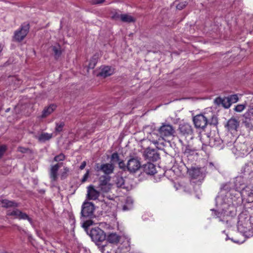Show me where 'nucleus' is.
I'll use <instances>...</instances> for the list:
<instances>
[{"label": "nucleus", "instance_id": "nucleus-47", "mask_svg": "<svg viewBox=\"0 0 253 253\" xmlns=\"http://www.w3.org/2000/svg\"><path fill=\"white\" fill-rule=\"evenodd\" d=\"M105 0H94L93 1V4H100L103 3Z\"/></svg>", "mask_w": 253, "mask_h": 253}, {"label": "nucleus", "instance_id": "nucleus-32", "mask_svg": "<svg viewBox=\"0 0 253 253\" xmlns=\"http://www.w3.org/2000/svg\"><path fill=\"white\" fill-rule=\"evenodd\" d=\"M52 48L56 57H58L61 54L60 46L57 45L56 46H53Z\"/></svg>", "mask_w": 253, "mask_h": 253}, {"label": "nucleus", "instance_id": "nucleus-36", "mask_svg": "<svg viewBox=\"0 0 253 253\" xmlns=\"http://www.w3.org/2000/svg\"><path fill=\"white\" fill-rule=\"evenodd\" d=\"M69 171V169L67 167H64L63 169V171L61 172V178L65 179L67 176V173Z\"/></svg>", "mask_w": 253, "mask_h": 253}, {"label": "nucleus", "instance_id": "nucleus-38", "mask_svg": "<svg viewBox=\"0 0 253 253\" xmlns=\"http://www.w3.org/2000/svg\"><path fill=\"white\" fill-rule=\"evenodd\" d=\"M111 161L118 162L120 161L119 156L117 153H114L111 156Z\"/></svg>", "mask_w": 253, "mask_h": 253}, {"label": "nucleus", "instance_id": "nucleus-39", "mask_svg": "<svg viewBox=\"0 0 253 253\" xmlns=\"http://www.w3.org/2000/svg\"><path fill=\"white\" fill-rule=\"evenodd\" d=\"M250 122L251 120L249 118H246L244 121L243 123L246 127L252 128L253 127V126Z\"/></svg>", "mask_w": 253, "mask_h": 253}, {"label": "nucleus", "instance_id": "nucleus-28", "mask_svg": "<svg viewBox=\"0 0 253 253\" xmlns=\"http://www.w3.org/2000/svg\"><path fill=\"white\" fill-rule=\"evenodd\" d=\"M98 188L100 191V193H101L102 194H105L108 193L111 190V185L109 184L106 185H100L98 186Z\"/></svg>", "mask_w": 253, "mask_h": 253}, {"label": "nucleus", "instance_id": "nucleus-17", "mask_svg": "<svg viewBox=\"0 0 253 253\" xmlns=\"http://www.w3.org/2000/svg\"><path fill=\"white\" fill-rule=\"evenodd\" d=\"M143 171L147 174L153 175L156 172L155 166L151 163H148L142 166Z\"/></svg>", "mask_w": 253, "mask_h": 253}, {"label": "nucleus", "instance_id": "nucleus-14", "mask_svg": "<svg viewBox=\"0 0 253 253\" xmlns=\"http://www.w3.org/2000/svg\"><path fill=\"white\" fill-rule=\"evenodd\" d=\"M145 156L150 161H156L160 158L159 155L154 149H147Z\"/></svg>", "mask_w": 253, "mask_h": 253}, {"label": "nucleus", "instance_id": "nucleus-18", "mask_svg": "<svg viewBox=\"0 0 253 253\" xmlns=\"http://www.w3.org/2000/svg\"><path fill=\"white\" fill-rule=\"evenodd\" d=\"M98 170H102L106 174H110L113 173L114 167L112 164H105L101 165Z\"/></svg>", "mask_w": 253, "mask_h": 253}, {"label": "nucleus", "instance_id": "nucleus-12", "mask_svg": "<svg viewBox=\"0 0 253 253\" xmlns=\"http://www.w3.org/2000/svg\"><path fill=\"white\" fill-rule=\"evenodd\" d=\"M60 166L61 164H56L54 165L51 166L49 169V177L51 182H54L57 180L58 175V171Z\"/></svg>", "mask_w": 253, "mask_h": 253}, {"label": "nucleus", "instance_id": "nucleus-31", "mask_svg": "<svg viewBox=\"0 0 253 253\" xmlns=\"http://www.w3.org/2000/svg\"><path fill=\"white\" fill-rule=\"evenodd\" d=\"M98 58V56L96 55H94L92 58L90 59V62L88 64V68L89 69H93L95 66L97 60Z\"/></svg>", "mask_w": 253, "mask_h": 253}, {"label": "nucleus", "instance_id": "nucleus-26", "mask_svg": "<svg viewBox=\"0 0 253 253\" xmlns=\"http://www.w3.org/2000/svg\"><path fill=\"white\" fill-rule=\"evenodd\" d=\"M149 139L154 144H157L162 139V137L160 134L158 135L156 133H152L149 136Z\"/></svg>", "mask_w": 253, "mask_h": 253}, {"label": "nucleus", "instance_id": "nucleus-24", "mask_svg": "<svg viewBox=\"0 0 253 253\" xmlns=\"http://www.w3.org/2000/svg\"><path fill=\"white\" fill-rule=\"evenodd\" d=\"M234 184L235 189L236 191H242V189L245 187L244 186L243 179L241 177H237Z\"/></svg>", "mask_w": 253, "mask_h": 253}, {"label": "nucleus", "instance_id": "nucleus-10", "mask_svg": "<svg viewBox=\"0 0 253 253\" xmlns=\"http://www.w3.org/2000/svg\"><path fill=\"white\" fill-rule=\"evenodd\" d=\"M87 198L88 200H95L99 197L100 192L95 189L94 186L90 185L87 187Z\"/></svg>", "mask_w": 253, "mask_h": 253}, {"label": "nucleus", "instance_id": "nucleus-3", "mask_svg": "<svg viewBox=\"0 0 253 253\" xmlns=\"http://www.w3.org/2000/svg\"><path fill=\"white\" fill-rule=\"evenodd\" d=\"M89 235L94 242H102L106 238L104 232L98 227L92 228L90 231Z\"/></svg>", "mask_w": 253, "mask_h": 253}, {"label": "nucleus", "instance_id": "nucleus-40", "mask_svg": "<svg viewBox=\"0 0 253 253\" xmlns=\"http://www.w3.org/2000/svg\"><path fill=\"white\" fill-rule=\"evenodd\" d=\"M245 108V106L243 104H239L234 108V110L238 112H242Z\"/></svg>", "mask_w": 253, "mask_h": 253}, {"label": "nucleus", "instance_id": "nucleus-44", "mask_svg": "<svg viewBox=\"0 0 253 253\" xmlns=\"http://www.w3.org/2000/svg\"><path fill=\"white\" fill-rule=\"evenodd\" d=\"M6 150V146L5 145H1L0 146V158L3 155L4 153Z\"/></svg>", "mask_w": 253, "mask_h": 253}, {"label": "nucleus", "instance_id": "nucleus-4", "mask_svg": "<svg viewBox=\"0 0 253 253\" xmlns=\"http://www.w3.org/2000/svg\"><path fill=\"white\" fill-rule=\"evenodd\" d=\"M29 30V24H24L21 26L20 30L15 32L14 38L17 42L22 41L27 35Z\"/></svg>", "mask_w": 253, "mask_h": 253}, {"label": "nucleus", "instance_id": "nucleus-19", "mask_svg": "<svg viewBox=\"0 0 253 253\" xmlns=\"http://www.w3.org/2000/svg\"><path fill=\"white\" fill-rule=\"evenodd\" d=\"M114 18H120L124 22H133L135 21V19L128 14H116L114 16Z\"/></svg>", "mask_w": 253, "mask_h": 253}, {"label": "nucleus", "instance_id": "nucleus-13", "mask_svg": "<svg viewBox=\"0 0 253 253\" xmlns=\"http://www.w3.org/2000/svg\"><path fill=\"white\" fill-rule=\"evenodd\" d=\"M188 171L189 175L195 179L202 177L204 175L203 169L201 168L192 167Z\"/></svg>", "mask_w": 253, "mask_h": 253}, {"label": "nucleus", "instance_id": "nucleus-16", "mask_svg": "<svg viewBox=\"0 0 253 253\" xmlns=\"http://www.w3.org/2000/svg\"><path fill=\"white\" fill-rule=\"evenodd\" d=\"M214 103L218 106L221 105L226 109L229 108L231 106L227 97L224 98L217 97L214 100Z\"/></svg>", "mask_w": 253, "mask_h": 253}, {"label": "nucleus", "instance_id": "nucleus-2", "mask_svg": "<svg viewBox=\"0 0 253 253\" xmlns=\"http://www.w3.org/2000/svg\"><path fill=\"white\" fill-rule=\"evenodd\" d=\"M95 208L91 202H84L82 206L81 216L84 218H91L93 217Z\"/></svg>", "mask_w": 253, "mask_h": 253}, {"label": "nucleus", "instance_id": "nucleus-35", "mask_svg": "<svg viewBox=\"0 0 253 253\" xmlns=\"http://www.w3.org/2000/svg\"><path fill=\"white\" fill-rule=\"evenodd\" d=\"M232 185L230 182L227 183L223 185L221 188L225 191H230L231 190Z\"/></svg>", "mask_w": 253, "mask_h": 253}, {"label": "nucleus", "instance_id": "nucleus-41", "mask_svg": "<svg viewBox=\"0 0 253 253\" xmlns=\"http://www.w3.org/2000/svg\"><path fill=\"white\" fill-rule=\"evenodd\" d=\"M119 167L120 169H122L123 170L126 171L127 170V168L126 167V165L125 164V163L123 161H119L118 162Z\"/></svg>", "mask_w": 253, "mask_h": 253}, {"label": "nucleus", "instance_id": "nucleus-6", "mask_svg": "<svg viewBox=\"0 0 253 253\" xmlns=\"http://www.w3.org/2000/svg\"><path fill=\"white\" fill-rule=\"evenodd\" d=\"M127 171L130 173H135L141 168L140 161L136 158L130 159L127 163Z\"/></svg>", "mask_w": 253, "mask_h": 253}, {"label": "nucleus", "instance_id": "nucleus-37", "mask_svg": "<svg viewBox=\"0 0 253 253\" xmlns=\"http://www.w3.org/2000/svg\"><path fill=\"white\" fill-rule=\"evenodd\" d=\"M65 159V156L62 153L60 154L59 155L56 156L54 158V161L55 162H59L61 161H63Z\"/></svg>", "mask_w": 253, "mask_h": 253}, {"label": "nucleus", "instance_id": "nucleus-30", "mask_svg": "<svg viewBox=\"0 0 253 253\" xmlns=\"http://www.w3.org/2000/svg\"><path fill=\"white\" fill-rule=\"evenodd\" d=\"M110 178L108 176L106 175L101 176L99 178V186L109 184Z\"/></svg>", "mask_w": 253, "mask_h": 253}, {"label": "nucleus", "instance_id": "nucleus-27", "mask_svg": "<svg viewBox=\"0 0 253 253\" xmlns=\"http://www.w3.org/2000/svg\"><path fill=\"white\" fill-rule=\"evenodd\" d=\"M201 141L203 144L205 146L211 145V138L208 134H204L201 137Z\"/></svg>", "mask_w": 253, "mask_h": 253}, {"label": "nucleus", "instance_id": "nucleus-15", "mask_svg": "<svg viewBox=\"0 0 253 253\" xmlns=\"http://www.w3.org/2000/svg\"><path fill=\"white\" fill-rule=\"evenodd\" d=\"M242 195L247 198L249 202H253V190L250 186H246L241 191Z\"/></svg>", "mask_w": 253, "mask_h": 253}, {"label": "nucleus", "instance_id": "nucleus-51", "mask_svg": "<svg viewBox=\"0 0 253 253\" xmlns=\"http://www.w3.org/2000/svg\"><path fill=\"white\" fill-rule=\"evenodd\" d=\"M2 50V48L0 46V52H1Z\"/></svg>", "mask_w": 253, "mask_h": 253}, {"label": "nucleus", "instance_id": "nucleus-46", "mask_svg": "<svg viewBox=\"0 0 253 253\" xmlns=\"http://www.w3.org/2000/svg\"><path fill=\"white\" fill-rule=\"evenodd\" d=\"M29 149L28 148L23 147H19L18 148V151L22 153H27Z\"/></svg>", "mask_w": 253, "mask_h": 253}, {"label": "nucleus", "instance_id": "nucleus-49", "mask_svg": "<svg viewBox=\"0 0 253 253\" xmlns=\"http://www.w3.org/2000/svg\"><path fill=\"white\" fill-rule=\"evenodd\" d=\"M130 208L128 207L126 205H124L123 207V211H127L130 210Z\"/></svg>", "mask_w": 253, "mask_h": 253}, {"label": "nucleus", "instance_id": "nucleus-33", "mask_svg": "<svg viewBox=\"0 0 253 253\" xmlns=\"http://www.w3.org/2000/svg\"><path fill=\"white\" fill-rule=\"evenodd\" d=\"M227 97L229 99V102L230 103L231 105L232 104L237 102L239 99L236 94L231 95Z\"/></svg>", "mask_w": 253, "mask_h": 253}, {"label": "nucleus", "instance_id": "nucleus-5", "mask_svg": "<svg viewBox=\"0 0 253 253\" xmlns=\"http://www.w3.org/2000/svg\"><path fill=\"white\" fill-rule=\"evenodd\" d=\"M193 121L196 128L204 129L208 125L207 118L202 114L195 116Z\"/></svg>", "mask_w": 253, "mask_h": 253}, {"label": "nucleus", "instance_id": "nucleus-11", "mask_svg": "<svg viewBox=\"0 0 253 253\" xmlns=\"http://www.w3.org/2000/svg\"><path fill=\"white\" fill-rule=\"evenodd\" d=\"M239 121L235 118L230 119L226 125L228 130L231 132H234L237 130L239 126Z\"/></svg>", "mask_w": 253, "mask_h": 253}, {"label": "nucleus", "instance_id": "nucleus-7", "mask_svg": "<svg viewBox=\"0 0 253 253\" xmlns=\"http://www.w3.org/2000/svg\"><path fill=\"white\" fill-rule=\"evenodd\" d=\"M7 215L14 216L15 218L19 219H27L31 224L33 223L32 219L30 218L28 214L22 212L18 209H15L12 211H8Z\"/></svg>", "mask_w": 253, "mask_h": 253}, {"label": "nucleus", "instance_id": "nucleus-20", "mask_svg": "<svg viewBox=\"0 0 253 253\" xmlns=\"http://www.w3.org/2000/svg\"><path fill=\"white\" fill-rule=\"evenodd\" d=\"M120 239L121 237L115 233L109 234L107 238V240L108 242L114 244H118L119 242Z\"/></svg>", "mask_w": 253, "mask_h": 253}, {"label": "nucleus", "instance_id": "nucleus-48", "mask_svg": "<svg viewBox=\"0 0 253 253\" xmlns=\"http://www.w3.org/2000/svg\"><path fill=\"white\" fill-rule=\"evenodd\" d=\"M85 166H86V162H85V161H84L82 163V164L80 167V169H83L85 168Z\"/></svg>", "mask_w": 253, "mask_h": 253}, {"label": "nucleus", "instance_id": "nucleus-45", "mask_svg": "<svg viewBox=\"0 0 253 253\" xmlns=\"http://www.w3.org/2000/svg\"><path fill=\"white\" fill-rule=\"evenodd\" d=\"M88 175H89V170H87L86 171V173L84 175L83 178L82 179V183H84L87 180V179L88 177Z\"/></svg>", "mask_w": 253, "mask_h": 253}, {"label": "nucleus", "instance_id": "nucleus-25", "mask_svg": "<svg viewBox=\"0 0 253 253\" xmlns=\"http://www.w3.org/2000/svg\"><path fill=\"white\" fill-rule=\"evenodd\" d=\"M52 137V133H48L47 132L42 133L39 136L37 137V138L40 142H43L45 141L49 140Z\"/></svg>", "mask_w": 253, "mask_h": 253}, {"label": "nucleus", "instance_id": "nucleus-22", "mask_svg": "<svg viewBox=\"0 0 253 253\" xmlns=\"http://www.w3.org/2000/svg\"><path fill=\"white\" fill-rule=\"evenodd\" d=\"M56 108V106L54 104H51L48 107L45 108L42 111V118H45L49 115L55 110Z\"/></svg>", "mask_w": 253, "mask_h": 253}, {"label": "nucleus", "instance_id": "nucleus-29", "mask_svg": "<svg viewBox=\"0 0 253 253\" xmlns=\"http://www.w3.org/2000/svg\"><path fill=\"white\" fill-rule=\"evenodd\" d=\"M116 185L118 187L124 189L127 188V187L125 184V180L122 177H118L117 178Z\"/></svg>", "mask_w": 253, "mask_h": 253}, {"label": "nucleus", "instance_id": "nucleus-34", "mask_svg": "<svg viewBox=\"0 0 253 253\" xmlns=\"http://www.w3.org/2000/svg\"><path fill=\"white\" fill-rule=\"evenodd\" d=\"M64 126L65 124L64 122L56 123L55 131L58 132H61L62 130V128Z\"/></svg>", "mask_w": 253, "mask_h": 253}, {"label": "nucleus", "instance_id": "nucleus-9", "mask_svg": "<svg viewBox=\"0 0 253 253\" xmlns=\"http://www.w3.org/2000/svg\"><path fill=\"white\" fill-rule=\"evenodd\" d=\"M179 130L181 135L185 136L191 135L193 131L192 126L188 123H183L179 125Z\"/></svg>", "mask_w": 253, "mask_h": 253}, {"label": "nucleus", "instance_id": "nucleus-43", "mask_svg": "<svg viewBox=\"0 0 253 253\" xmlns=\"http://www.w3.org/2000/svg\"><path fill=\"white\" fill-rule=\"evenodd\" d=\"M92 223V221L90 220H86L84 222L83 224V227L84 229L87 228L89 226H90Z\"/></svg>", "mask_w": 253, "mask_h": 253}, {"label": "nucleus", "instance_id": "nucleus-1", "mask_svg": "<svg viewBox=\"0 0 253 253\" xmlns=\"http://www.w3.org/2000/svg\"><path fill=\"white\" fill-rule=\"evenodd\" d=\"M158 131L162 137V139H164L165 137L172 136L175 133V129L173 126L166 123H162Z\"/></svg>", "mask_w": 253, "mask_h": 253}, {"label": "nucleus", "instance_id": "nucleus-23", "mask_svg": "<svg viewBox=\"0 0 253 253\" xmlns=\"http://www.w3.org/2000/svg\"><path fill=\"white\" fill-rule=\"evenodd\" d=\"M113 73V70L109 66H105L101 69L99 75L104 78L111 75Z\"/></svg>", "mask_w": 253, "mask_h": 253}, {"label": "nucleus", "instance_id": "nucleus-50", "mask_svg": "<svg viewBox=\"0 0 253 253\" xmlns=\"http://www.w3.org/2000/svg\"><path fill=\"white\" fill-rule=\"evenodd\" d=\"M215 214L216 215H217V216H219L218 214H219V212H218V214L216 213V212L215 211Z\"/></svg>", "mask_w": 253, "mask_h": 253}, {"label": "nucleus", "instance_id": "nucleus-21", "mask_svg": "<svg viewBox=\"0 0 253 253\" xmlns=\"http://www.w3.org/2000/svg\"><path fill=\"white\" fill-rule=\"evenodd\" d=\"M0 204L3 208H8L10 207H17L18 205L14 201H9L7 199L2 200L0 201Z\"/></svg>", "mask_w": 253, "mask_h": 253}, {"label": "nucleus", "instance_id": "nucleus-42", "mask_svg": "<svg viewBox=\"0 0 253 253\" xmlns=\"http://www.w3.org/2000/svg\"><path fill=\"white\" fill-rule=\"evenodd\" d=\"M186 5L187 3L186 1L180 2L176 5V8L179 10H181L183 9Z\"/></svg>", "mask_w": 253, "mask_h": 253}, {"label": "nucleus", "instance_id": "nucleus-8", "mask_svg": "<svg viewBox=\"0 0 253 253\" xmlns=\"http://www.w3.org/2000/svg\"><path fill=\"white\" fill-rule=\"evenodd\" d=\"M232 152L238 156L242 157L247 153V146L244 143L235 142L234 146L232 148Z\"/></svg>", "mask_w": 253, "mask_h": 253}]
</instances>
